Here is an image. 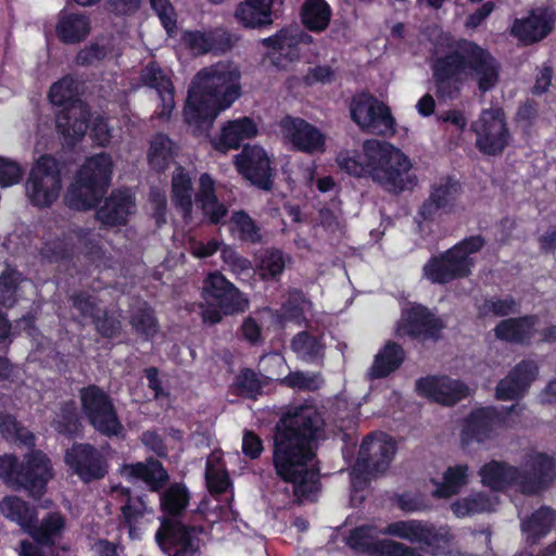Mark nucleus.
I'll use <instances>...</instances> for the list:
<instances>
[{"mask_svg": "<svg viewBox=\"0 0 556 556\" xmlns=\"http://www.w3.org/2000/svg\"><path fill=\"white\" fill-rule=\"evenodd\" d=\"M325 419L314 405L290 408L273 430L271 464L276 476L293 486L298 496H307L319 483L318 442L324 438Z\"/></svg>", "mask_w": 556, "mask_h": 556, "instance_id": "nucleus-1", "label": "nucleus"}, {"mask_svg": "<svg viewBox=\"0 0 556 556\" xmlns=\"http://www.w3.org/2000/svg\"><path fill=\"white\" fill-rule=\"evenodd\" d=\"M429 64L434 96L439 102L459 99L468 80L476 83L482 96L500 83V62L488 49L466 38L435 46Z\"/></svg>", "mask_w": 556, "mask_h": 556, "instance_id": "nucleus-2", "label": "nucleus"}, {"mask_svg": "<svg viewBox=\"0 0 556 556\" xmlns=\"http://www.w3.org/2000/svg\"><path fill=\"white\" fill-rule=\"evenodd\" d=\"M241 94L240 73L229 64L204 67L192 79L184 105V122L195 137L208 135L220 112Z\"/></svg>", "mask_w": 556, "mask_h": 556, "instance_id": "nucleus-3", "label": "nucleus"}, {"mask_svg": "<svg viewBox=\"0 0 556 556\" xmlns=\"http://www.w3.org/2000/svg\"><path fill=\"white\" fill-rule=\"evenodd\" d=\"M337 161L340 168L349 175L369 177L393 194L413 190L417 185L416 175L410 173L409 159L388 142L366 140L362 151L340 153Z\"/></svg>", "mask_w": 556, "mask_h": 556, "instance_id": "nucleus-4", "label": "nucleus"}, {"mask_svg": "<svg viewBox=\"0 0 556 556\" xmlns=\"http://www.w3.org/2000/svg\"><path fill=\"white\" fill-rule=\"evenodd\" d=\"M190 502V493L182 483L170 484L160 497L164 516L154 539L167 556H197L200 554V539L197 527L184 523V516Z\"/></svg>", "mask_w": 556, "mask_h": 556, "instance_id": "nucleus-5", "label": "nucleus"}, {"mask_svg": "<svg viewBox=\"0 0 556 556\" xmlns=\"http://www.w3.org/2000/svg\"><path fill=\"white\" fill-rule=\"evenodd\" d=\"M48 98L61 108L55 114L56 131L66 146L75 147L84 139L91 118L88 104L80 98L79 83L66 75L51 85Z\"/></svg>", "mask_w": 556, "mask_h": 556, "instance_id": "nucleus-6", "label": "nucleus"}, {"mask_svg": "<svg viewBox=\"0 0 556 556\" xmlns=\"http://www.w3.org/2000/svg\"><path fill=\"white\" fill-rule=\"evenodd\" d=\"M112 173L113 161L109 153L100 152L87 157L66 190V205L75 211L97 207L108 192Z\"/></svg>", "mask_w": 556, "mask_h": 556, "instance_id": "nucleus-7", "label": "nucleus"}, {"mask_svg": "<svg viewBox=\"0 0 556 556\" xmlns=\"http://www.w3.org/2000/svg\"><path fill=\"white\" fill-rule=\"evenodd\" d=\"M51 459L41 450L30 448L22 460L16 455L0 456V478L13 490H24L33 498L39 500L53 478Z\"/></svg>", "mask_w": 556, "mask_h": 556, "instance_id": "nucleus-8", "label": "nucleus"}, {"mask_svg": "<svg viewBox=\"0 0 556 556\" xmlns=\"http://www.w3.org/2000/svg\"><path fill=\"white\" fill-rule=\"evenodd\" d=\"M79 397L86 419L98 433L125 439V428L109 393L97 384H89L79 390Z\"/></svg>", "mask_w": 556, "mask_h": 556, "instance_id": "nucleus-9", "label": "nucleus"}, {"mask_svg": "<svg viewBox=\"0 0 556 556\" xmlns=\"http://www.w3.org/2000/svg\"><path fill=\"white\" fill-rule=\"evenodd\" d=\"M522 409L523 407L518 404L501 407L489 405L472 408L462 422V444L468 446L473 443L483 444L492 440L498 429L507 427L510 415H520Z\"/></svg>", "mask_w": 556, "mask_h": 556, "instance_id": "nucleus-10", "label": "nucleus"}, {"mask_svg": "<svg viewBox=\"0 0 556 556\" xmlns=\"http://www.w3.org/2000/svg\"><path fill=\"white\" fill-rule=\"evenodd\" d=\"M62 189L61 165L52 154L40 155L33 164L25 182L29 203L47 208L58 200Z\"/></svg>", "mask_w": 556, "mask_h": 556, "instance_id": "nucleus-11", "label": "nucleus"}, {"mask_svg": "<svg viewBox=\"0 0 556 556\" xmlns=\"http://www.w3.org/2000/svg\"><path fill=\"white\" fill-rule=\"evenodd\" d=\"M471 130L476 135L475 146L483 155H501L511 139L506 115L501 106L483 109L478 119L472 122Z\"/></svg>", "mask_w": 556, "mask_h": 556, "instance_id": "nucleus-12", "label": "nucleus"}, {"mask_svg": "<svg viewBox=\"0 0 556 556\" xmlns=\"http://www.w3.org/2000/svg\"><path fill=\"white\" fill-rule=\"evenodd\" d=\"M352 121L363 130L386 136L395 130L390 108L368 91L354 94L350 103Z\"/></svg>", "mask_w": 556, "mask_h": 556, "instance_id": "nucleus-13", "label": "nucleus"}, {"mask_svg": "<svg viewBox=\"0 0 556 556\" xmlns=\"http://www.w3.org/2000/svg\"><path fill=\"white\" fill-rule=\"evenodd\" d=\"M463 193V185L454 175H443L431 184L429 195L418 208V216L429 223H433L441 214H452L458 206V200Z\"/></svg>", "mask_w": 556, "mask_h": 556, "instance_id": "nucleus-14", "label": "nucleus"}, {"mask_svg": "<svg viewBox=\"0 0 556 556\" xmlns=\"http://www.w3.org/2000/svg\"><path fill=\"white\" fill-rule=\"evenodd\" d=\"M64 462L85 483L102 480L109 473L105 455L91 443L74 442L65 451Z\"/></svg>", "mask_w": 556, "mask_h": 556, "instance_id": "nucleus-15", "label": "nucleus"}, {"mask_svg": "<svg viewBox=\"0 0 556 556\" xmlns=\"http://www.w3.org/2000/svg\"><path fill=\"white\" fill-rule=\"evenodd\" d=\"M397 451L393 438L383 432L367 434L359 446L356 465L368 475L384 473Z\"/></svg>", "mask_w": 556, "mask_h": 556, "instance_id": "nucleus-16", "label": "nucleus"}, {"mask_svg": "<svg viewBox=\"0 0 556 556\" xmlns=\"http://www.w3.org/2000/svg\"><path fill=\"white\" fill-rule=\"evenodd\" d=\"M235 166L245 180L260 190L270 191L273 189L275 168L262 147L245 144L235 156Z\"/></svg>", "mask_w": 556, "mask_h": 556, "instance_id": "nucleus-17", "label": "nucleus"}, {"mask_svg": "<svg viewBox=\"0 0 556 556\" xmlns=\"http://www.w3.org/2000/svg\"><path fill=\"white\" fill-rule=\"evenodd\" d=\"M381 534L395 536L410 543H424L430 547L450 545L454 535L447 527L435 528L422 520H399L389 523Z\"/></svg>", "mask_w": 556, "mask_h": 556, "instance_id": "nucleus-18", "label": "nucleus"}, {"mask_svg": "<svg viewBox=\"0 0 556 556\" xmlns=\"http://www.w3.org/2000/svg\"><path fill=\"white\" fill-rule=\"evenodd\" d=\"M415 390L421 397L452 407L469 396V387L446 375H428L416 380Z\"/></svg>", "mask_w": 556, "mask_h": 556, "instance_id": "nucleus-19", "label": "nucleus"}, {"mask_svg": "<svg viewBox=\"0 0 556 556\" xmlns=\"http://www.w3.org/2000/svg\"><path fill=\"white\" fill-rule=\"evenodd\" d=\"M556 478V462L546 453L531 455L523 469L519 468L517 486L525 495H538L547 490Z\"/></svg>", "mask_w": 556, "mask_h": 556, "instance_id": "nucleus-20", "label": "nucleus"}, {"mask_svg": "<svg viewBox=\"0 0 556 556\" xmlns=\"http://www.w3.org/2000/svg\"><path fill=\"white\" fill-rule=\"evenodd\" d=\"M202 298L206 304H217L226 314L242 313L249 306L241 291L218 270L203 280Z\"/></svg>", "mask_w": 556, "mask_h": 556, "instance_id": "nucleus-21", "label": "nucleus"}, {"mask_svg": "<svg viewBox=\"0 0 556 556\" xmlns=\"http://www.w3.org/2000/svg\"><path fill=\"white\" fill-rule=\"evenodd\" d=\"M422 278L431 285L444 286L471 275L463 257L452 248L431 255L421 268Z\"/></svg>", "mask_w": 556, "mask_h": 556, "instance_id": "nucleus-22", "label": "nucleus"}, {"mask_svg": "<svg viewBox=\"0 0 556 556\" xmlns=\"http://www.w3.org/2000/svg\"><path fill=\"white\" fill-rule=\"evenodd\" d=\"M539 375V366L532 359L517 363L495 387V397L500 401H518L525 396Z\"/></svg>", "mask_w": 556, "mask_h": 556, "instance_id": "nucleus-23", "label": "nucleus"}, {"mask_svg": "<svg viewBox=\"0 0 556 556\" xmlns=\"http://www.w3.org/2000/svg\"><path fill=\"white\" fill-rule=\"evenodd\" d=\"M444 328L443 319L424 304L414 303L403 313L402 329L412 339L437 341Z\"/></svg>", "mask_w": 556, "mask_h": 556, "instance_id": "nucleus-24", "label": "nucleus"}, {"mask_svg": "<svg viewBox=\"0 0 556 556\" xmlns=\"http://www.w3.org/2000/svg\"><path fill=\"white\" fill-rule=\"evenodd\" d=\"M143 86L155 89L160 99L157 115L161 119H169L175 108V88L168 75L157 62H149L140 73Z\"/></svg>", "mask_w": 556, "mask_h": 556, "instance_id": "nucleus-25", "label": "nucleus"}, {"mask_svg": "<svg viewBox=\"0 0 556 556\" xmlns=\"http://www.w3.org/2000/svg\"><path fill=\"white\" fill-rule=\"evenodd\" d=\"M281 129L298 151L313 153L324 150L325 136L317 127L301 117H285L281 121Z\"/></svg>", "mask_w": 556, "mask_h": 556, "instance_id": "nucleus-26", "label": "nucleus"}, {"mask_svg": "<svg viewBox=\"0 0 556 556\" xmlns=\"http://www.w3.org/2000/svg\"><path fill=\"white\" fill-rule=\"evenodd\" d=\"M538 320L533 314L502 319L493 330L494 336L507 343L528 345L536 332Z\"/></svg>", "mask_w": 556, "mask_h": 556, "instance_id": "nucleus-27", "label": "nucleus"}, {"mask_svg": "<svg viewBox=\"0 0 556 556\" xmlns=\"http://www.w3.org/2000/svg\"><path fill=\"white\" fill-rule=\"evenodd\" d=\"M257 135L255 122L248 116L229 121L223 127L219 137L211 139L212 147L222 153L231 149H238L245 139Z\"/></svg>", "mask_w": 556, "mask_h": 556, "instance_id": "nucleus-28", "label": "nucleus"}, {"mask_svg": "<svg viewBox=\"0 0 556 556\" xmlns=\"http://www.w3.org/2000/svg\"><path fill=\"white\" fill-rule=\"evenodd\" d=\"M65 529V518L59 511H50L39 521L31 522L25 534L31 538L33 545L52 549Z\"/></svg>", "mask_w": 556, "mask_h": 556, "instance_id": "nucleus-29", "label": "nucleus"}, {"mask_svg": "<svg viewBox=\"0 0 556 556\" xmlns=\"http://www.w3.org/2000/svg\"><path fill=\"white\" fill-rule=\"evenodd\" d=\"M380 533L372 525H361L350 530L345 544L358 554L383 556L391 540H379Z\"/></svg>", "mask_w": 556, "mask_h": 556, "instance_id": "nucleus-30", "label": "nucleus"}, {"mask_svg": "<svg viewBox=\"0 0 556 556\" xmlns=\"http://www.w3.org/2000/svg\"><path fill=\"white\" fill-rule=\"evenodd\" d=\"M123 472L131 479L143 481L152 492H160L169 480L163 464L152 456L146 462L125 465Z\"/></svg>", "mask_w": 556, "mask_h": 556, "instance_id": "nucleus-31", "label": "nucleus"}, {"mask_svg": "<svg viewBox=\"0 0 556 556\" xmlns=\"http://www.w3.org/2000/svg\"><path fill=\"white\" fill-rule=\"evenodd\" d=\"M182 42L197 54L208 52L224 53L232 47L231 37L225 31L203 33L200 30H188L182 35Z\"/></svg>", "mask_w": 556, "mask_h": 556, "instance_id": "nucleus-32", "label": "nucleus"}, {"mask_svg": "<svg viewBox=\"0 0 556 556\" xmlns=\"http://www.w3.org/2000/svg\"><path fill=\"white\" fill-rule=\"evenodd\" d=\"M132 204L129 194L113 191L97 210L96 218L106 227L123 226L127 223Z\"/></svg>", "mask_w": 556, "mask_h": 556, "instance_id": "nucleus-33", "label": "nucleus"}, {"mask_svg": "<svg viewBox=\"0 0 556 556\" xmlns=\"http://www.w3.org/2000/svg\"><path fill=\"white\" fill-rule=\"evenodd\" d=\"M275 0H245L235 12L238 22L245 28H262L273 24Z\"/></svg>", "mask_w": 556, "mask_h": 556, "instance_id": "nucleus-34", "label": "nucleus"}, {"mask_svg": "<svg viewBox=\"0 0 556 556\" xmlns=\"http://www.w3.org/2000/svg\"><path fill=\"white\" fill-rule=\"evenodd\" d=\"M38 508L17 495H5L0 501V514L17 525L25 533L31 522L38 521Z\"/></svg>", "mask_w": 556, "mask_h": 556, "instance_id": "nucleus-35", "label": "nucleus"}, {"mask_svg": "<svg viewBox=\"0 0 556 556\" xmlns=\"http://www.w3.org/2000/svg\"><path fill=\"white\" fill-rule=\"evenodd\" d=\"M91 30L90 18L86 14H61L55 26L59 40L65 45H74L84 41Z\"/></svg>", "mask_w": 556, "mask_h": 556, "instance_id": "nucleus-36", "label": "nucleus"}, {"mask_svg": "<svg viewBox=\"0 0 556 556\" xmlns=\"http://www.w3.org/2000/svg\"><path fill=\"white\" fill-rule=\"evenodd\" d=\"M405 359L402 345L394 341L387 342L376 354L368 376L370 379H382L397 370Z\"/></svg>", "mask_w": 556, "mask_h": 556, "instance_id": "nucleus-37", "label": "nucleus"}, {"mask_svg": "<svg viewBox=\"0 0 556 556\" xmlns=\"http://www.w3.org/2000/svg\"><path fill=\"white\" fill-rule=\"evenodd\" d=\"M479 475L483 485L494 491H502L506 486H517L519 468L505 462L491 460L480 468Z\"/></svg>", "mask_w": 556, "mask_h": 556, "instance_id": "nucleus-38", "label": "nucleus"}, {"mask_svg": "<svg viewBox=\"0 0 556 556\" xmlns=\"http://www.w3.org/2000/svg\"><path fill=\"white\" fill-rule=\"evenodd\" d=\"M554 27L553 21L544 14H530L529 16L516 20L513 25V34L525 43L531 45L545 38Z\"/></svg>", "mask_w": 556, "mask_h": 556, "instance_id": "nucleus-39", "label": "nucleus"}, {"mask_svg": "<svg viewBox=\"0 0 556 556\" xmlns=\"http://www.w3.org/2000/svg\"><path fill=\"white\" fill-rule=\"evenodd\" d=\"M54 431L67 439H75L83 432V424L74 400L60 403L51 421Z\"/></svg>", "mask_w": 556, "mask_h": 556, "instance_id": "nucleus-40", "label": "nucleus"}, {"mask_svg": "<svg viewBox=\"0 0 556 556\" xmlns=\"http://www.w3.org/2000/svg\"><path fill=\"white\" fill-rule=\"evenodd\" d=\"M175 142L163 132L156 134L150 141L148 150V163L157 173H164L176 155Z\"/></svg>", "mask_w": 556, "mask_h": 556, "instance_id": "nucleus-41", "label": "nucleus"}, {"mask_svg": "<svg viewBox=\"0 0 556 556\" xmlns=\"http://www.w3.org/2000/svg\"><path fill=\"white\" fill-rule=\"evenodd\" d=\"M129 325L132 331L143 341H152L160 331L155 311L147 302L132 311Z\"/></svg>", "mask_w": 556, "mask_h": 556, "instance_id": "nucleus-42", "label": "nucleus"}, {"mask_svg": "<svg viewBox=\"0 0 556 556\" xmlns=\"http://www.w3.org/2000/svg\"><path fill=\"white\" fill-rule=\"evenodd\" d=\"M331 8L326 0H306L301 10V22L314 33L324 31L330 24Z\"/></svg>", "mask_w": 556, "mask_h": 556, "instance_id": "nucleus-43", "label": "nucleus"}, {"mask_svg": "<svg viewBox=\"0 0 556 556\" xmlns=\"http://www.w3.org/2000/svg\"><path fill=\"white\" fill-rule=\"evenodd\" d=\"M554 523L555 511L551 507L541 506L522 521L521 529L528 535V540L535 544L549 533Z\"/></svg>", "mask_w": 556, "mask_h": 556, "instance_id": "nucleus-44", "label": "nucleus"}, {"mask_svg": "<svg viewBox=\"0 0 556 556\" xmlns=\"http://www.w3.org/2000/svg\"><path fill=\"white\" fill-rule=\"evenodd\" d=\"M468 482V466L465 464L448 467L443 473V481L437 484L433 495L448 498L459 493Z\"/></svg>", "mask_w": 556, "mask_h": 556, "instance_id": "nucleus-45", "label": "nucleus"}, {"mask_svg": "<svg viewBox=\"0 0 556 556\" xmlns=\"http://www.w3.org/2000/svg\"><path fill=\"white\" fill-rule=\"evenodd\" d=\"M192 182L188 173L182 168L172 178V200L176 207H179L184 217H189L192 212Z\"/></svg>", "mask_w": 556, "mask_h": 556, "instance_id": "nucleus-46", "label": "nucleus"}, {"mask_svg": "<svg viewBox=\"0 0 556 556\" xmlns=\"http://www.w3.org/2000/svg\"><path fill=\"white\" fill-rule=\"evenodd\" d=\"M517 309L518 303L511 295L503 299L496 296L484 298L481 303H476L477 317L479 319L490 316L507 317L515 314Z\"/></svg>", "mask_w": 556, "mask_h": 556, "instance_id": "nucleus-47", "label": "nucleus"}, {"mask_svg": "<svg viewBox=\"0 0 556 556\" xmlns=\"http://www.w3.org/2000/svg\"><path fill=\"white\" fill-rule=\"evenodd\" d=\"M231 228L242 242L258 244L263 240L262 229L244 210L235 211L230 217Z\"/></svg>", "mask_w": 556, "mask_h": 556, "instance_id": "nucleus-48", "label": "nucleus"}, {"mask_svg": "<svg viewBox=\"0 0 556 556\" xmlns=\"http://www.w3.org/2000/svg\"><path fill=\"white\" fill-rule=\"evenodd\" d=\"M230 390L237 396L256 400L263 392V384L253 369L243 368L235 377Z\"/></svg>", "mask_w": 556, "mask_h": 556, "instance_id": "nucleus-49", "label": "nucleus"}, {"mask_svg": "<svg viewBox=\"0 0 556 556\" xmlns=\"http://www.w3.org/2000/svg\"><path fill=\"white\" fill-rule=\"evenodd\" d=\"M283 253L278 249L266 250L256 267L262 280H276L285 270Z\"/></svg>", "mask_w": 556, "mask_h": 556, "instance_id": "nucleus-50", "label": "nucleus"}, {"mask_svg": "<svg viewBox=\"0 0 556 556\" xmlns=\"http://www.w3.org/2000/svg\"><path fill=\"white\" fill-rule=\"evenodd\" d=\"M121 514L123 518V526L128 530V536L131 541L141 540L142 531L138 527L140 520L144 517L146 514V505L142 501H138L137 503H131L128 501L121 508Z\"/></svg>", "mask_w": 556, "mask_h": 556, "instance_id": "nucleus-51", "label": "nucleus"}, {"mask_svg": "<svg viewBox=\"0 0 556 556\" xmlns=\"http://www.w3.org/2000/svg\"><path fill=\"white\" fill-rule=\"evenodd\" d=\"M292 350L306 361H315L323 354L320 340L306 330L300 331L291 340Z\"/></svg>", "mask_w": 556, "mask_h": 556, "instance_id": "nucleus-52", "label": "nucleus"}, {"mask_svg": "<svg viewBox=\"0 0 556 556\" xmlns=\"http://www.w3.org/2000/svg\"><path fill=\"white\" fill-rule=\"evenodd\" d=\"M0 432L5 439L20 440L28 447L35 446L34 433L23 428L11 414H0Z\"/></svg>", "mask_w": 556, "mask_h": 556, "instance_id": "nucleus-53", "label": "nucleus"}, {"mask_svg": "<svg viewBox=\"0 0 556 556\" xmlns=\"http://www.w3.org/2000/svg\"><path fill=\"white\" fill-rule=\"evenodd\" d=\"M20 274L14 269H5L0 276V305L11 308L17 302Z\"/></svg>", "mask_w": 556, "mask_h": 556, "instance_id": "nucleus-54", "label": "nucleus"}, {"mask_svg": "<svg viewBox=\"0 0 556 556\" xmlns=\"http://www.w3.org/2000/svg\"><path fill=\"white\" fill-rule=\"evenodd\" d=\"M91 323L96 331L104 339H114L122 331L119 317L108 308H102Z\"/></svg>", "mask_w": 556, "mask_h": 556, "instance_id": "nucleus-55", "label": "nucleus"}, {"mask_svg": "<svg viewBox=\"0 0 556 556\" xmlns=\"http://www.w3.org/2000/svg\"><path fill=\"white\" fill-rule=\"evenodd\" d=\"M73 307L79 312L80 316L91 321L102 309L99 306V299L87 291H78L71 295Z\"/></svg>", "mask_w": 556, "mask_h": 556, "instance_id": "nucleus-56", "label": "nucleus"}, {"mask_svg": "<svg viewBox=\"0 0 556 556\" xmlns=\"http://www.w3.org/2000/svg\"><path fill=\"white\" fill-rule=\"evenodd\" d=\"M485 243V239L481 235H475L464 238L451 248L459 257L464 258L468 269H472L473 260L470 255L480 252Z\"/></svg>", "mask_w": 556, "mask_h": 556, "instance_id": "nucleus-57", "label": "nucleus"}, {"mask_svg": "<svg viewBox=\"0 0 556 556\" xmlns=\"http://www.w3.org/2000/svg\"><path fill=\"white\" fill-rule=\"evenodd\" d=\"M22 177L23 169L17 162L0 156V187L18 184Z\"/></svg>", "mask_w": 556, "mask_h": 556, "instance_id": "nucleus-58", "label": "nucleus"}, {"mask_svg": "<svg viewBox=\"0 0 556 556\" xmlns=\"http://www.w3.org/2000/svg\"><path fill=\"white\" fill-rule=\"evenodd\" d=\"M108 55V49L105 46L99 45L98 42H91L85 46L75 58V62L80 66H89L94 62L102 61Z\"/></svg>", "mask_w": 556, "mask_h": 556, "instance_id": "nucleus-59", "label": "nucleus"}, {"mask_svg": "<svg viewBox=\"0 0 556 556\" xmlns=\"http://www.w3.org/2000/svg\"><path fill=\"white\" fill-rule=\"evenodd\" d=\"M215 180L208 173L201 174L199 178V191L195 194V203H201L205 207L206 203L216 202Z\"/></svg>", "mask_w": 556, "mask_h": 556, "instance_id": "nucleus-60", "label": "nucleus"}, {"mask_svg": "<svg viewBox=\"0 0 556 556\" xmlns=\"http://www.w3.org/2000/svg\"><path fill=\"white\" fill-rule=\"evenodd\" d=\"M282 383L300 391H314L318 389L316 377L302 371L290 372L285 377Z\"/></svg>", "mask_w": 556, "mask_h": 556, "instance_id": "nucleus-61", "label": "nucleus"}, {"mask_svg": "<svg viewBox=\"0 0 556 556\" xmlns=\"http://www.w3.org/2000/svg\"><path fill=\"white\" fill-rule=\"evenodd\" d=\"M150 3L167 31L176 27V14L169 0H150Z\"/></svg>", "mask_w": 556, "mask_h": 556, "instance_id": "nucleus-62", "label": "nucleus"}, {"mask_svg": "<svg viewBox=\"0 0 556 556\" xmlns=\"http://www.w3.org/2000/svg\"><path fill=\"white\" fill-rule=\"evenodd\" d=\"M40 254L49 263H59L71 257L67 247L62 241L46 242L40 250Z\"/></svg>", "mask_w": 556, "mask_h": 556, "instance_id": "nucleus-63", "label": "nucleus"}, {"mask_svg": "<svg viewBox=\"0 0 556 556\" xmlns=\"http://www.w3.org/2000/svg\"><path fill=\"white\" fill-rule=\"evenodd\" d=\"M90 127V138L92 141L100 146L106 147L111 142L112 134L109 123L105 117L97 116Z\"/></svg>", "mask_w": 556, "mask_h": 556, "instance_id": "nucleus-64", "label": "nucleus"}]
</instances>
